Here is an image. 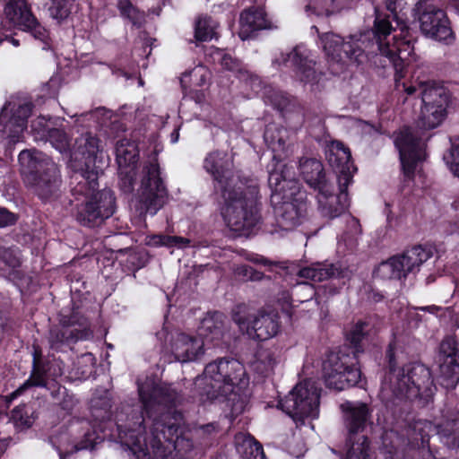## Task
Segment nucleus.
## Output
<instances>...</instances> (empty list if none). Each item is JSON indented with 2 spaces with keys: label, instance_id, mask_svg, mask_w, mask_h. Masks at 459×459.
Listing matches in <instances>:
<instances>
[{
  "label": "nucleus",
  "instance_id": "1",
  "mask_svg": "<svg viewBox=\"0 0 459 459\" xmlns=\"http://www.w3.org/2000/svg\"><path fill=\"white\" fill-rule=\"evenodd\" d=\"M138 392L143 410L152 419L150 436H145L142 412L126 424L117 422L121 442L137 459H169L174 452L179 455L189 452L193 442L181 432L182 416L169 408L176 403L177 392L169 385H157L151 379L139 384Z\"/></svg>",
  "mask_w": 459,
  "mask_h": 459
},
{
  "label": "nucleus",
  "instance_id": "2",
  "mask_svg": "<svg viewBox=\"0 0 459 459\" xmlns=\"http://www.w3.org/2000/svg\"><path fill=\"white\" fill-rule=\"evenodd\" d=\"M396 31L397 30L391 23L390 16L377 14L371 30L359 37L351 36L349 40L345 41L339 35L327 32L320 36V40L325 55L333 63L343 64L346 60H350L361 64L366 59L374 61L378 56H386L399 68L400 63L394 61L395 58L390 55V51H385V46L389 43L392 33H394L393 39L397 37Z\"/></svg>",
  "mask_w": 459,
  "mask_h": 459
},
{
  "label": "nucleus",
  "instance_id": "3",
  "mask_svg": "<svg viewBox=\"0 0 459 459\" xmlns=\"http://www.w3.org/2000/svg\"><path fill=\"white\" fill-rule=\"evenodd\" d=\"M247 383L243 364L235 359L221 358L207 364L194 385L201 402H225L231 416H238L244 411L247 403L236 388Z\"/></svg>",
  "mask_w": 459,
  "mask_h": 459
},
{
  "label": "nucleus",
  "instance_id": "4",
  "mask_svg": "<svg viewBox=\"0 0 459 459\" xmlns=\"http://www.w3.org/2000/svg\"><path fill=\"white\" fill-rule=\"evenodd\" d=\"M268 184L279 227L285 230L294 229L301 223L307 212L306 192L301 190L290 168L282 162H277L269 170Z\"/></svg>",
  "mask_w": 459,
  "mask_h": 459
},
{
  "label": "nucleus",
  "instance_id": "5",
  "mask_svg": "<svg viewBox=\"0 0 459 459\" xmlns=\"http://www.w3.org/2000/svg\"><path fill=\"white\" fill-rule=\"evenodd\" d=\"M98 173L76 171L71 177V192L81 204H76L77 221L85 227L100 226L115 212V197L108 189L98 191Z\"/></svg>",
  "mask_w": 459,
  "mask_h": 459
},
{
  "label": "nucleus",
  "instance_id": "6",
  "mask_svg": "<svg viewBox=\"0 0 459 459\" xmlns=\"http://www.w3.org/2000/svg\"><path fill=\"white\" fill-rule=\"evenodd\" d=\"M258 186L253 182H240L221 193V213L227 226L235 232L247 234L260 221Z\"/></svg>",
  "mask_w": 459,
  "mask_h": 459
},
{
  "label": "nucleus",
  "instance_id": "7",
  "mask_svg": "<svg viewBox=\"0 0 459 459\" xmlns=\"http://www.w3.org/2000/svg\"><path fill=\"white\" fill-rule=\"evenodd\" d=\"M385 380L396 398L417 402L420 406L427 405L436 391L431 373L422 364H410L399 369L391 368Z\"/></svg>",
  "mask_w": 459,
  "mask_h": 459
},
{
  "label": "nucleus",
  "instance_id": "8",
  "mask_svg": "<svg viewBox=\"0 0 459 459\" xmlns=\"http://www.w3.org/2000/svg\"><path fill=\"white\" fill-rule=\"evenodd\" d=\"M18 159L25 184L39 198L48 199L59 191L60 172L49 157L36 150H23Z\"/></svg>",
  "mask_w": 459,
  "mask_h": 459
},
{
  "label": "nucleus",
  "instance_id": "9",
  "mask_svg": "<svg viewBox=\"0 0 459 459\" xmlns=\"http://www.w3.org/2000/svg\"><path fill=\"white\" fill-rule=\"evenodd\" d=\"M226 317L219 312L205 316L200 323L197 336L180 333L173 339L171 351L176 360L189 362L200 359L204 354L206 342L224 338Z\"/></svg>",
  "mask_w": 459,
  "mask_h": 459
},
{
  "label": "nucleus",
  "instance_id": "10",
  "mask_svg": "<svg viewBox=\"0 0 459 459\" xmlns=\"http://www.w3.org/2000/svg\"><path fill=\"white\" fill-rule=\"evenodd\" d=\"M405 6H413V11L420 22V30L424 35L446 44L453 41L454 34L445 12L435 6L430 0H386V7L393 13L390 15V21L395 22V28L404 23H399L395 20L394 13L397 9L403 10ZM405 26L408 28L406 24Z\"/></svg>",
  "mask_w": 459,
  "mask_h": 459
},
{
  "label": "nucleus",
  "instance_id": "11",
  "mask_svg": "<svg viewBox=\"0 0 459 459\" xmlns=\"http://www.w3.org/2000/svg\"><path fill=\"white\" fill-rule=\"evenodd\" d=\"M343 424L347 431V453L343 459H368L369 441L364 434L370 418V411L366 403L345 402L341 404Z\"/></svg>",
  "mask_w": 459,
  "mask_h": 459
},
{
  "label": "nucleus",
  "instance_id": "12",
  "mask_svg": "<svg viewBox=\"0 0 459 459\" xmlns=\"http://www.w3.org/2000/svg\"><path fill=\"white\" fill-rule=\"evenodd\" d=\"M141 167V186L138 189L135 207L140 215L153 216L166 204L168 191L160 177L155 156L150 157Z\"/></svg>",
  "mask_w": 459,
  "mask_h": 459
},
{
  "label": "nucleus",
  "instance_id": "13",
  "mask_svg": "<svg viewBox=\"0 0 459 459\" xmlns=\"http://www.w3.org/2000/svg\"><path fill=\"white\" fill-rule=\"evenodd\" d=\"M319 388L312 379L295 385L289 394L279 402V407L297 424H304L307 417L316 418L319 411Z\"/></svg>",
  "mask_w": 459,
  "mask_h": 459
},
{
  "label": "nucleus",
  "instance_id": "14",
  "mask_svg": "<svg viewBox=\"0 0 459 459\" xmlns=\"http://www.w3.org/2000/svg\"><path fill=\"white\" fill-rule=\"evenodd\" d=\"M397 30L396 34L397 37L393 39L394 33H392L391 37L389 38V43L385 46V51H390V55L395 58L394 61L397 63H400L399 68L394 65V63L391 62L386 56H378L379 61L377 59L374 60V63L377 65L379 63L382 66H386L387 65H390L394 67L395 71L394 80H395V85L397 89H400V87L403 88V90L408 94L412 95L417 91H420V93L421 92L420 86L428 82H420L419 84V87L416 86H407L405 82H401V79L404 77L403 72L406 66L409 65L412 55L414 53V46H413V39L412 36L410 33L409 28H407L405 25L399 26L395 28Z\"/></svg>",
  "mask_w": 459,
  "mask_h": 459
},
{
  "label": "nucleus",
  "instance_id": "15",
  "mask_svg": "<svg viewBox=\"0 0 459 459\" xmlns=\"http://www.w3.org/2000/svg\"><path fill=\"white\" fill-rule=\"evenodd\" d=\"M433 255L429 247L415 246L400 255L391 257L381 263L375 271L382 279H402L415 274L420 267Z\"/></svg>",
  "mask_w": 459,
  "mask_h": 459
},
{
  "label": "nucleus",
  "instance_id": "16",
  "mask_svg": "<svg viewBox=\"0 0 459 459\" xmlns=\"http://www.w3.org/2000/svg\"><path fill=\"white\" fill-rule=\"evenodd\" d=\"M323 376L327 387L342 391L358 385L361 371L350 355L333 352L324 361Z\"/></svg>",
  "mask_w": 459,
  "mask_h": 459
},
{
  "label": "nucleus",
  "instance_id": "17",
  "mask_svg": "<svg viewBox=\"0 0 459 459\" xmlns=\"http://www.w3.org/2000/svg\"><path fill=\"white\" fill-rule=\"evenodd\" d=\"M423 106L418 119V126L429 130L438 126L446 116L450 95L448 91L435 83L420 86Z\"/></svg>",
  "mask_w": 459,
  "mask_h": 459
},
{
  "label": "nucleus",
  "instance_id": "18",
  "mask_svg": "<svg viewBox=\"0 0 459 459\" xmlns=\"http://www.w3.org/2000/svg\"><path fill=\"white\" fill-rule=\"evenodd\" d=\"M233 321L241 331L253 339L265 341L273 337L279 331L278 316L273 313H261L252 320L246 305L237 306L232 314Z\"/></svg>",
  "mask_w": 459,
  "mask_h": 459
},
{
  "label": "nucleus",
  "instance_id": "19",
  "mask_svg": "<svg viewBox=\"0 0 459 459\" xmlns=\"http://www.w3.org/2000/svg\"><path fill=\"white\" fill-rule=\"evenodd\" d=\"M394 144L399 151L403 174L411 178L418 164L426 157L424 139L410 127H404L397 134Z\"/></svg>",
  "mask_w": 459,
  "mask_h": 459
},
{
  "label": "nucleus",
  "instance_id": "20",
  "mask_svg": "<svg viewBox=\"0 0 459 459\" xmlns=\"http://www.w3.org/2000/svg\"><path fill=\"white\" fill-rule=\"evenodd\" d=\"M32 104L18 99L8 100L0 112V125L12 143L21 140L31 114Z\"/></svg>",
  "mask_w": 459,
  "mask_h": 459
},
{
  "label": "nucleus",
  "instance_id": "21",
  "mask_svg": "<svg viewBox=\"0 0 459 459\" xmlns=\"http://www.w3.org/2000/svg\"><path fill=\"white\" fill-rule=\"evenodd\" d=\"M273 64L291 67L295 76L305 83H316L322 75L315 67V61L310 57V51L303 46H297L290 52L281 53Z\"/></svg>",
  "mask_w": 459,
  "mask_h": 459
},
{
  "label": "nucleus",
  "instance_id": "22",
  "mask_svg": "<svg viewBox=\"0 0 459 459\" xmlns=\"http://www.w3.org/2000/svg\"><path fill=\"white\" fill-rule=\"evenodd\" d=\"M439 383L453 389L459 382V343L453 336L446 337L439 345Z\"/></svg>",
  "mask_w": 459,
  "mask_h": 459
},
{
  "label": "nucleus",
  "instance_id": "23",
  "mask_svg": "<svg viewBox=\"0 0 459 459\" xmlns=\"http://www.w3.org/2000/svg\"><path fill=\"white\" fill-rule=\"evenodd\" d=\"M325 158L336 173L338 186L347 189L356 171L350 149L340 141H331L325 146Z\"/></svg>",
  "mask_w": 459,
  "mask_h": 459
},
{
  "label": "nucleus",
  "instance_id": "24",
  "mask_svg": "<svg viewBox=\"0 0 459 459\" xmlns=\"http://www.w3.org/2000/svg\"><path fill=\"white\" fill-rule=\"evenodd\" d=\"M204 169L212 176L215 187L221 192L242 182L239 175L232 170V160L225 152H212L204 161Z\"/></svg>",
  "mask_w": 459,
  "mask_h": 459
},
{
  "label": "nucleus",
  "instance_id": "25",
  "mask_svg": "<svg viewBox=\"0 0 459 459\" xmlns=\"http://www.w3.org/2000/svg\"><path fill=\"white\" fill-rule=\"evenodd\" d=\"M4 14L14 26L30 31L35 39L41 41L48 39L47 30L38 22L25 0H7Z\"/></svg>",
  "mask_w": 459,
  "mask_h": 459
},
{
  "label": "nucleus",
  "instance_id": "26",
  "mask_svg": "<svg viewBox=\"0 0 459 459\" xmlns=\"http://www.w3.org/2000/svg\"><path fill=\"white\" fill-rule=\"evenodd\" d=\"M298 276L313 282L337 280V284L334 283L329 287V294L334 295L345 284V280L348 278V271L333 264L315 263L299 269Z\"/></svg>",
  "mask_w": 459,
  "mask_h": 459
},
{
  "label": "nucleus",
  "instance_id": "27",
  "mask_svg": "<svg viewBox=\"0 0 459 459\" xmlns=\"http://www.w3.org/2000/svg\"><path fill=\"white\" fill-rule=\"evenodd\" d=\"M117 162L123 187L126 191L133 189L134 181V169L138 158V150L134 142L121 139L116 144Z\"/></svg>",
  "mask_w": 459,
  "mask_h": 459
},
{
  "label": "nucleus",
  "instance_id": "28",
  "mask_svg": "<svg viewBox=\"0 0 459 459\" xmlns=\"http://www.w3.org/2000/svg\"><path fill=\"white\" fill-rule=\"evenodd\" d=\"M76 323L77 320H75L74 316L71 317L61 316L60 324L62 326H54L49 331L48 342L51 349L59 351L64 345H68L78 340L88 339L92 335V333L87 328L77 330L69 327Z\"/></svg>",
  "mask_w": 459,
  "mask_h": 459
},
{
  "label": "nucleus",
  "instance_id": "29",
  "mask_svg": "<svg viewBox=\"0 0 459 459\" xmlns=\"http://www.w3.org/2000/svg\"><path fill=\"white\" fill-rule=\"evenodd\" d=\"M340 193L334 195L330 191V186L318 191L317 200L321 213L329 219H333L343 213L349 206L347 189L339 186Z\"/></svg>",
  "mask_w": 459,
  "mask_h": 459
},
{
  "label": "nucleus",
  "instance_id": "30",
  "mask_svg": "<svg viewBox=\"0 0 459 459\" xmlns=\"http://www.w3.org/2000/svg\"><path fill=\"white\" fill-rule=\"evenodd\" d=\"M299 173L307 185L317 189H325L327 182L323 168V164L316 158L303 157L299 160Z\"/></svg>",
  "mask_w": 459,
  "mask_h": 459
},
{
  "label": "nucleus",
  "instance_id": "31",
  "mask_svg": "<svg viewBox=\"0 0 459 459\" xmlns=\"http://www.w3.org/2000/svg\"><path fill=\"white\" fill-rule=\"evenodd\" d=\"M235 446L244 459H264L262 445L248 433H238L235 436Z\"/></svg>",
  "mask_w": 459,
  "mask_h": 459
},
{
  "label": "nucleus",
  "instance_id": "32",
  "mask_svg": "<svg viewBox=\"0 0 459 459\" xmlns=\"http://www.w3.org/2000/svg\"><path fill=\"white\" fill-rule=\"evenodd\" d=\"M241 33L252 32L269 28V22L262 8L251 7L244 10L240 14Z\"/></svg>",
  "mask_w": 459,
  "mask_h": 459
},
{
  "label": "nucleus",
  "instance_id": "33",
  "mask_svg": "<svg viewBox=\"0 0 459 459\" xmlns=\"http://www.w3.org/2000/svg\"><path fill=\"white\" fill-rule=\"evenodd\" d=\"M440 442L449 449L459 448V416L447 418L437 426Z\"/></svg>",
  "mask_w": 459,
  "mask_h": 459
},
{
  "label": "nucleus",
  "instance_id": "34",
  "mask_svg": "<svg viewBox=\"0 0 459 459\" xmlns=\"http://www.w3.org/2000/svg\"><path fill=\"white\" fill-rule=\"evenodd\" d=\"M76 152L88 158L96 157L102 151L100 140L91 133L82 134L75 141Z\"/></svg>",
  "mask_w": 459,
  "mask_h": 459
},
{
  "label": "nucleus",
  "instance_id": "35",
  "mask_svg": "<svg viewBox=\"0 0 459 459\" xmlns=\"http://www.w3.org/2000/svg\"><path fill=\"white\" fill-rule=\"evenodd\" d=\"M217 22L208 16H200L195 27V37L198 41H208L216 37Z\"/></svg>",
  "mask_w": 459,
  "mask_h": 459
},
{
  "label": "nucleus",
  "instance_id": "36",
  "mask_svg": "<svg viewBox=\"0 0 459 459\" xmlns=\"http://www.w3.org/2000/svg\"><path fill=\"white\" fill-rule=\"evenodd\" d=\"M276 362L275 354L272 350L260 349L256 353L254 368L260 374L266 376L273 369Z\"/></svg>",
  "mask_w": 459,
  "mask_h": 459
},
{
  "label": "nucleus",
  "instance_id": "37",
  "mask_svg": "<svg viewBox=\"0 0 459 459\" xmlns=\"http://www.w3.org/2000/svg\"><path fill=\"white\" fill-rule=\"evenodd\" d=\"M47 379L44 370L36 365V359H34V368L29 379H27L19 388L10 394L12 399L21 395L25 390L31 386H46Z\"/></svg>",
  "mask_w": 459,
  "mask_h": 459
},
{
  "label": "nucleus",
  "instance_id": "38",
  "mask_svg": "<svg viewBox=\"0 0 459 459\" xmlns=\"http://www.w3.org/2000/svg\"><path fill=\"white\" fill-rule=\"evenodd\" d=\"M120 13L128 19L133 25L141 27L145 22V14L138 10L129 0H119L117 4Z\"/></svg>",
  "mask_w": 459,
  "mask_h": 459
},
{
  "label": "nucleus",
  "instance_id": "39",
  "mask_svg": "<svg viewBox=\"0 0 459 459\" xmlns=\"http://www.w3.org/2000/svg\"><path fill=\"white\" fill-rule=\"evenodd\" d=\"M51 4L48 11L49 16L56 20L58 23L65 20L71 13L73 1L72 0H50Z\"/></svg>",
  "mask_w": 459,
  "mask_h": 459
},
{
  "label": "nucleus",
  "instance_id": "40",
  "mask_svg": "<svg viewBox=\"0 0 459 459\" xmlns=\"http://www.w3.org/2000/svg\"><path fill=\"white\" fill-rule=\"evenodd\" d=\"M48 138L51 145L60 152L70 149L71 138L62 129L53 128L48 131Z\"/></svg>",
  "mask_w": 459,
  "mask_h": 459
},
{
  "label": "nucleus",
  "instance_id": "41",
  "mask_svg": "<svg viewBox=\"0 0 459 459\" xmlns=\"http://www.w3.org/2000/svg\"><path fill=\"white\" fill-rule=\"evenodd\" d=\"M11 419L14 425L20 429L29 428L33 423V420L24 405L15 407L11 411Z\"/></svg>",
  "mask_w": 459,
  "mask_h": 459
},
{
  "label": "nucleus",
  "instance_id": "42",
  "mask_svg": "<svg viewBox=\"0 0 459 459\" xmlns=\"http://www.w3.org/2000/svg\"><path fill=\"white\" fill-rule=\"evenodd\" d=\"M0 260L13 270L18 268L21 265L18 248H5L0 246Z\"/></svg>",
  "mask_w": 459,
  "mask_h": 459
},
{
  "label": "nucleus",
  "instance_id": "43",
  "mask_svg": "<svg viewBox=\"0 0 459 459\" xmlns=\"http://www.w3.org/2000/svg\"><path fill=\"white\" fill-rule=\"evenodd\" d=\"M366 327H368V324L358 322L348 333L347 339L354 346L355 352L360 351L359 343L365 337Z\"/></svg>",
  "mask_w": 459,
  "mask_h": 459
},
{
  "label": "nucleus",
  "instance_id": "44",
  "mask_svg": "<svg viewBox=\"0 0 459 459\" xmlns=\"http://www.w3.org/2000/svg\"><path fill=\"white\" fill-rule=\"evenodd\" d=\"M190 76L192 83L195 86H204L209 79V71L203 65L195 66L187 74H184V77Z\"/></svg>",
  "mask_w": 459,
  "mask_h": 459
},
{
  "label": "nucleus",
  "instance_id": "45",
  "mask_svg": "<svg viewBox=\"0 0 459 459\" xmlns=\"http://www.w3.org/2000/svg\"><path fill=\"white\" fill-rule=\"evenodd\" d=\"M444 160L449 166L451 171L459 177V144L453 146L447 155L444 156Z\"/></svg>",
  "mask_w": 459,
  "mask_h": 459
},
{
  "label": "nucleus",
  "instance_id": "46",
  "mask_svg": "<svg viewBox=\"0 0 459 459\" xmlns=\"http://www.w3.org/2000/svg\"><path fill=\"white\" fill-rule=\"evenodd\" d=\"M264 137L273 152L284 149L285 141L281 137L276 138L271 127L265 129Z\"/></svg>",
  "mask_w": 459,
  "mask_h": 459
},
{
  "label": "nucleus",
  "instance_id": "47",
  "mask_svg": "<svg viewBox=\"0 0 459 459\" xmlns=\"http://www.w3.org/2000/svg\"><path fill=\"white\" fill-rule=\"evenodd\" d=\"M110 112L104 108H98L89 113L82 114L80 117H86L89 120H94L96 123L103 125L105 124V117H110Z\"/></svg>",
  "mask_w": 459,
  "mask_h": 459
},
{
  "label": "nucleus",
  "instance_id": "48",
  "mask_svg": "<svg viewBox=\"0 0 459 459\" xmlns=\"http://www.w3.org/2000/svg\"><path fill=\"white\" fill-rule=\"evenodd\" d=\"M239 275H243L249 281H260L264 278V274L255 271L253 267L248 265H241L237 269Z\"/></svg>",
  "mask_w": 459,
  "mask_h": 459
},
{
  "label": "nucleus",
  "instance_id": "49",
  "mask_svg": "<svg viewBox=\"0 0 459 459\" xmlns=\"http://www.w3.org/2000/svg\"><path fill=\"white\" fill-rule=\"evenodd\" d=\"M84 440L82 441L80 444H77L74 446V449L72 452H66V453H59L60 459H66L68 455H70L73 452H76L78 450L82 449H88L90 447H92V434L89 431L84 433Z\"/></svg>",
  "mask_w": 459,
  "mask_h": 459
},
{
  "label": "nucleus",
  "instance_id": "50",
  "mask_svg": "<svg viewBox=\"0 0 459 459\" xmlns=\"http://www.w3.org/2000/svg\"><path fill=\"white\" fill-rule=\"evenodd\" d=\"M218 55L220 56L221 65L224 69L229 71H238L239 69V62L230 55L221 52H218Z\"/></svg>",
  "mask_w": 459,
  "mask_h": 459
},
{
  "label": "nucleus",
  "instance_id": "51",
  "mask_svg": "<svg viewBox=\"0 0 459 459\" xmlns=\"http://www.w3.org/2000/svg\"><path fill=\"white\" fill-rule=\"evenodd\" d=\"M16 220L15 214L4 208L0 209V228L13 225L15 223Z\"/></svg>",
  "mask_w": 459,
  "mask_h": 459
},
{
  "label": "nucleus",
  "instance_id": "52",
  "mask_svg": "<svg viewBox=\"0 0 459 459\" xmlns=\"http://www.w3.org/2000/svg\"><path fill=\"white\" fill-rule=\"evenodd\" d=\"M306 12L308 15L316 14L317 16H323V15L328 16L331 13V12L327 8L317 7L316 3H314V2L308 4L306 6Z\"/></svg>",
  "mask_w": 459,
  "mask_h": 459
},
{
  "label": "nucleus",
  "instance_id": "53",
  "mask_svg": "<svg viewBox=\"0 0 459 459\" xmlns=\"http://www.w3.org/2000/svg\"><path fill=\"white\" fill-rule=\"evenodd\" d=\"M152 239L155 245L174 247V236L157 235Z\"/></svg>",
  "mask_w": 459,
  "mask_h": 459
},
{
  "label": "nucleus",
  "instance_id": "54",
  "mask_svg": "<svg viewBox=\"0 0 459 459\" xmlns=\"http://www.w3.org/2000/svg\"><path fill=\"white\" fill-rule=\"evenodd\" d=\"M248 260H250L251 262H253L255 264H263L265 266H271L273 264H277V263L272 262V261L268 260L267 258H265L262 255H251L250 256H248Z\"/></svg>",
  "mask_w": 459,
  "mask_h": 459
},
{
  "label": "nucleus",
  "instance_id": "55",
  "mask_svg": "<svg viewBox=\"0 0 459 459\" xmlns=\"http://www.w3.org/2000/svg\"><path fill=\"white\" fill-rule=\"evenodd\" d=\"M46 124H47V121H46L45 117H39L37 120L32 121L31 128L34 131H38L39 134V133L44 134V132L46 131V128H45Z\"/></svg>",
  "mask_w": 459,
  "mask_h": 459
},
{
  "label": "nucleus",
  "instance_id": "56",
  "mask_svg": "<svg viewBox=\"0 0 459 459\" xmlns=\"http://www.w3.org/2000/svg\"><path fill=\"white\" fill-rule=\"evenodd\" d=\"M174 247H179V248H185L189 247L190 245V239L183 237H178L174 236Z\"/></svg>",
  "mask_w": 459,
  "mask_h": 459
},
{
  "label": "nucleus",
  "instance_id": "57",
  "mask_svg": "<svg viewBox=\"0 0 459 459\" xmlns=\"http://www.w3.org/2000/svg\"><path fill=\"white\" fill-rule=\"evenodd\" d=\"M202 429L204 431V432H207V433H212L213 431L216 430V425L213 424V423H211V424H207V425H204L202 427Z\"/></svg>",
  "mask_w": 459,
  "mask_h": 459
},
{
  "label": "nucleus",
  "instance_id": "58",
  "mask_svg": "<svg viewBox=\"0 0 459 459\" xmlns=\"http://www.w3.org/2000/svg\"><path fill=\"white\" fill-rule=\"evenodd\" d=\"M3 41H10L13 46L18 47L20 45L19 40L13 38L5 36L4 39L0 38V43Z\"/></svg>",
  "mask_w": 459,
  "mask_h": 459
},
{
  "label": "nucleus",
  "instance_id": "59",
  "mask_svg": "<svg viewBox=\"0 0 459 459\" xmlns=\"http://www.w3.org/2000/svg\"><path fill=\"white\" fill-rule=\"evenodd\" d=\"M299 286H304L305 288H307L309 292H310V295L309 297L312 298L313 295L315 294V290H314V288L311 284H307V283H300Z\"/></svg>",
  "mask_w": 459,
  "mask_h": 459
},
{
  "label": "nucleus",
  "instance_id": "60",
  "mask_svg": "<svg viewBox=\"0 0 459 459\" xmlns=\"http://www.w3.org/2000/svg\"><path fill=\"white\" fill-rule=\"evenodd\" d=\"M178 139V133L177 131H175L171 134V142L177 143Z\"/></svg>",
  "mask_w": 459,
  "mask_h": 459
},
{
  "label": "nucleus",
  "instance_id": "61",
  "mask_svg": "<svg viewBox=\"0 0 459 459\" xmlns=\"http://www.w3.org/2000/svg\"><path fill=\"white\" fill-rule=\"evenodd\" d=\"M392 351H393V344L391 343V344L389 345V350H388V351H387V353H388L387 355H388L389 359H390V364H392V360H393V353H392Z\"/></svg>",
  "mask_w": 459,
  "mask_h": 459
},
{
  "label": "nucleus",
  "instance_id": "62",
  "mask_svg": "<svg viewBox=\"0 0 459 459\" xmlns=\"http://www.w3.org/2000/svg\"><path fill=\"white\" fill-rule=\"evenodd\" d=\"M421 310H429V311H433L434 309H437V307H420Z\"/></svg>",
  "mask_w": 459,
  "mask_h": 459
},
{
  "label": "nucleus",
  "instance_id": "63",
  "mask_svg": "<svg viewBox=\"0 0 459 459\" xmlns=\"http://www.w3.org/2000/svg\"><path fill=\"white\" fill-rule=\"evenodd\" d=\"M351 222L352 223L353 226L359 227V223H358V221L354 218H352L351 220Z\"/></svg>",
  "mask_w": 459,
  "mask_h": 459
},
{
  "label": "nucleus",
  "instance_id": "64",
  "mask_svg": "<svg viewBox=\"0 0 459 459\" xmlns=\"http://www.w3.org/2000/svg\"><path fill=\"white\" fill-rule=\"evenodd\" d=\"M434 281V278L432 276H429L427 278V283H429Z\"/></svg>",
  "mask_w": 459,
  "mask_h": 459
}]
</instances>
